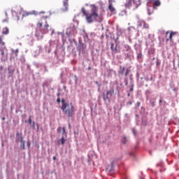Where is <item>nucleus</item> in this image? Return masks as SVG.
<instances>
[{
	"label": "nucleus",
	"instance_id": "6ab92c4d",
	"mask_svg": "<svg viewBox=\"0 0 179 179\" xmlns=\"http://www.w3.org/2000/svg\"><path fill=\"white\" fill-rule=\"evenodd\" d=\"M0 44L1 45H5V43L3 41H2V37L1 36H0Z\"/></svg>",
	"mask_w": 179,
	"mask_h": 179
},
{
	"label": "nucleus",
	"instance_id": "6e6552de",
	"mask_svg": "<svg viewBox=\"0 0 179 179\" xmlns=\"http://www.w3.org/2000/svg\"><path fill=\"white\" fill-rule=\"evenodd\" d=\"M68 1L69 0H63V5H64V8H62L63 12H67L68 10V6H69V4L68 3Z\"/></svg>",
	"mask_w": 179,
	"mask_h": 179
},
{
	"label": "nucleus",
	"instance_id": "ddd939ff",
	"mask_svg": "<svg viewBox=\"0 0 179 179\" xmlns=\"http://www.w3.org/2000/svg\"><path fill=\"white\" fill-rule=\"evenodd\" d=\"M65 138H64V136L62 138V139H60V140H59L58 141H57V145H64V143H65Z\"/></svg>",
	"mask_w": 179,
	"mask_h": 179
},
{
	"label": "nucleus",
	"instance_id": "9d476101",
	"mask_svg": "<svg viewBox=\"0 0 179 179\" xmlns=\"http://www.w3.org/2000/svg\"><path fill=\"white\" fill-rule=\"evenodd\" d=\"M45 23L46 24L44 25V29H42L44 34H47V33H48V27H50V25L47 24V21H45Z\"/></svg>",
	"mask_w": 179,
	"mask_h": 179
},
{
	"label": "nucleus",
	"instance_id": "412c9836",
	"mask_svg": "<svg viewBox=\"0 0 179 179\" xmlns=\"http://www.w3.org/2000/svg\"><path fill=\"white\" fill-rule=\"evenodd\" d=\"M38 27H43V22H38Z\"/></svg>",
	"mask_w": 179,
	"mask_h": 179
},
{
	"label": "nucleus",
	"instance_id": "2f4dec72",
	"mask_svg": "<svg viewBox=\"0 0 179 179\" xmlns=\"http://www.w3.org/2000/svg\"><path fill=\"white\" fill-rule=\"evenodd\" d=\"M53 160H57V157H53Z\"/></svg>",
	"mask_w": 179,
	"mask_h": 179
},
{
	"label": "nucleus",
	"instance_id": "c756f323",
	"mask_svg": "<svg viewBox=\"0 0 179 179\" xmlns=\"http://www.w3.org/2000/svg\"><path fill=\"white\" fill-rule=\"evenodd\" d=\"M95 83H96V85H98L99 87H100V85L99 84V82L96 81Z\"/></svg>",
	"mask_w": 179,
	"mask_h": 179
},
{
	"label": "nucleus",
	"instance_id": "f03ea898",
	"mask_svg": "<svg viewBox=\"0 0 179 179\" xmlns=\"http://www.w3.org/2000/svg\"><path fill=\"white\" fill-rule=\"evenodd\" d=\"M91 13L86 11L85 8H82V13L85 16V19L87 23H93V22L97 20L99 17V13H97V7L96 6H92Z\"/></svg>",
	"mask_w": 179,
	"mask_h": 179
},
{
	"label": "nucleus",
	"instance_id": "39448f33",
	"mask_svg": "<svg viewBox=\"0 0 179 179\" xmlns=\"http://www.w3.org/2000/svg\"><path fill=\"white\" fill-rule=\"evenodd\" d=\"M148 2L150 3H152L153 8H157L162 5V2H160V0H148Z\"/></svg>",
	"mask_w": 179,
	"mask_h": 179
},
{
	"label": "nucleus",
	"instance_id": "7c9ffc66",
	"mask_svg": "<svg viewBox=\"0 0 179 179\" xmlns=\"http://www.w3.org/2000/svg\"><path fill=\"white\" fill-rule=\"evenodd\" d=\"M130 92H134V88H133V87H131V88L130 89Z\"/></svg>",
	"mask_w": 179,
	"mask_h": 179
},
{
	"label": "nucleus",
	"instance_id": "c03bdc74",
	"mask_svg": "<svg viewBox=\"0 0 179 179\" xmlns=\"http://www.w3.org/2000/svg\"><path fill=\"white\" fill-rule=\"evenodd\" d=\"M107 170H108V168H107Z\"/></svg>",
	"mask_w": 179,
	"mask_h": 179
},
{
	"label": "nucleus",
	"instance_id": "9b49d317",
	"mask_svg": "<svg viewBox=\"0 0 179 179\" xmlns=\"http://www.w3.org/2000/svg\"><path fill=\"white\" fill-rule=\"evenodd\" d=\"M108 9L110 12H115V8L113 6V3L109 2Z\"/></svg>",
	"mask_w": 179,
	"mask_h": 179
},
{
	"label": "nucleus",
	"instance_id": "5701e85b",
	"mask_svg": "<svg viewBox=\"0 0 179 179\" xmlns=\"http://www.w3.org/2000/svg\"><path fill=\"white\" fill-rule=\"evenodd\" d=\"M135 2V0H130L129 1V3H128V6H130V5H131V2Z\"/></svg>",
	"mask_w": 179,
	"mask_h": 179
},
{
	"label": "nucleus",
	"instance_id": "0eeeda50",
	"mask_svg": "<svg viewBox=\"0 0 179 179\" xmlns=\"http://www.w3.org/2000/svg\"><path fill=\"white\" fill-rule=\"evenodd\" d=\"M142 26L143 27V29H149V24L146 23V22L143 20L138 22L137 27H142Z\"/></svg>",
	"mask_w": 179,
	"mask_h": 179
},
{
	"label": "nucleus",
	"instance_id": "e433bc0d",
	"mask_svg": "<svg viewBox=\"0 0 179 179\" xmlns=\"http://www.w3.org/2000/svg\"><path fill=\"white\" fill-rule=\"evenodd\" d=\"M28 143V146H29V148H30V144H29V143Z\"/></svg>",
	"mask_w": 179,
	"mask_h": 179
},
{
	"label": "nucleus",
	"instance_id": "4be33fe9",
	"mask_svg": "<svg viewBox=\"0 0 179 179\" xmlns=\"http://www.w3.org/2000/svg\"><path fill=\"white\" fill-rule=\"evenodd\" d=\"M129 69H127L124 76H128V74H129Z\"/></svg>",
	"mask_w": 179,
	"mask_h": 179
},
{
	"label": "nucleus",
	"instance_id": "ea45409f",
	"mask_svg": "<svg viewBox=\"0 0 179 179\" xmlns=\"http://www.w3.org/2000/svg\"><path fill=\"white\" fill-rule=\"evenodd\" d=\"M59 94H59V93H58V94H57V96H59Z\"/></svg>",
	"mask_w": 179,
	"mask_h": 179
},
{
	"label": "nucleus",
	"instance_id": "2eb2a0df",
	"mask_svg": "<svg viewBox=\"0 0 179 179\" xmlns=\"http://www.w3.org/2000/svg\"><path fill=\"white\" fill-rule=\"evenodd\" d=\"M120 71H119V73L120 75H124V72H125V67L124 66H120Z\"/></svg>",
	"mask_w": 179,
	"mask_h": 179
},
{
	"label": "nucleus",
	"instance_id": "dca6fc26",
	"mask_svg": "<svg viewBox=\"0 0 179 179\" xmlns=\"http://www.w3.org/2000/svg\"><path fill=\"white\" fill-rule=\"evenodd\" d=\"M30 15H32V13L29 12H24V13L22 14V17L30 16Z\"/></svg>",
	"mask_w": 179,
	"mask_h": 179
},
{
	"label": "nucleus",
	"instance_id": "4468645a",
	"mask_svg": "<svg viewBox=\"0 0 179 179\" xmlns=\"http://www.w3.org/2000/svg\"><path fill=\"white\" fill-rule=\"evenodd\" d=\"M2 34H9V29L8 27H4L3 29Z\"/></svg>",
	"mask_w": 179,
	"mask_h": 179
},
{
	"label": "nucleus",
	"instance_id": "4c0bfd02",
	"mask_svg": "<svg viewBox=\"0 0 179 179\" xmlns=\"http://www.w3.org/2000/svg\"><path fill=\"white\" fill-rule=\"evenodd\" d=\"M88 69L90 71V69H92V68L89 67Z\"/></svg>",
	"mask_w": 179,
	"mask_h": 179
},
{
	"label": "nucleus",
	"instance_id": "473e14b6",
	"mask_svg": "<svg viewBox=\"0 0 179 179\" xmlns=\"http://www.w3.org/2000/svg\"><path fill=\"white\" fill-rule=\"evenodd\" d=\"M163 103V101H162V99L159 100V103Z\"/></svg>",
	"mask_w": 179,
	"mask_h": 179
},
{
	"label": "nucleus",
	"instance_id": "20e7f679",
	"mask_svg": "<svg viewBox=\"0 0 179 179\" xmlns=\"http://www.w3.org/2000/svg\"><path fill=\"white\" fill-rule=\"evenodd\" d=\"M110 50L113 54H117L120 52V48H118V45H114V43H110Z\"/></svg>",
	"mask_w": 179,
	"mask_h": 179
},
{
	"label": "nucleus",
	"instance_id": "c9c22d12",
	"mask_svg": "<svg viewBox=\"0 0 179 179\" xmlns=\"http://www.w3.org/2000/svg\"><path fill=\"white\" fill-rule=\"evenodd\" d=\"M128 85V81H126V85Z\"/></svg>",
	"mask_w": 179,
	"mask_h": 179
},
{
	"label": "nucleus",
	"instance_id": "bb28decb",
	"mask_svg": "<svg viewBox=\"0 0 179 179\" xmlns=\"http://www.w3.org/2000/svg\"><path fill=\"white\" fill-rule=\"evenodd\" d=\"M17 136H20H20H22V134H20L19 132L17 133Z\"/></svg>",
	"mask_w": 179,
	"mask_h": 179
},
{
	"label": "nucleus",
	"instance_id": "58836bf2",
	"mask_svg": "<svg viewBox=\"0 0 179 179\" xmlns=\"http://www.w3.org/2000/svg\"><path fill=\"white\" fill-rule=\"evenodd\" d=\"M140 179H145V178L142 177V178H141Z\"/></svg>",
	"mask_w": 179,
	"mask_h": 179
},
{
	"label": "nucleus",
	"instance_id": "f257e3e1",
	"mask_svg": "<svg viewBox=\"0 0 179 179\" xmlns=\"http://www.w3.org/2000/svg\"><path fill=\"white\" fill-rule=\"evenodd\" d=\"M61 110L63 111L64 115H67L69 118H72L75 115V106L71 103L70 104L66 102L65 99H62V107Z\"/></svg>",
	"mask_w": 179,
	"mask_h": 179
},
{
	"label": "nucleus",
	"instance_id": "f3484780",
	"mask_svg": "<svg viewBox=\"0 0 179 179\" xmlns=\"http://www.w3.org/2000/svg\"><path fill=\"white\" fill-rule=\"evenodd\" d=\"M28 122H29V124H30V125H32V127H34V125L36 124V123L34 122L31 121V117L29 118Z\"/></svg>",
	"mask_w": 179,
	"mask_h": 179
},
{
	"label": "nucleus",
	"instance_id": "393cba45",
	"mask_svg": "<svg viewBox=\"0 0 179 179\" xmlns=\"http://www.w3.org/2000/svg\"><path fill=\"white\" fill-rule=\"evenodd\" d=\"M57 103H61V99L60 98H57Z\"/></svg>",
	"mask_w": 179,
	"mask_h": 179
},
{
	"label": "nucleus",
	"instance_id": "79ce46f5",
	"mask_svg": "<svg viewBox=\"0 0 179 179\" xmlns=\"http://www.w3.org/2000/svg\"><path fill=\"white\" fill-rule=\"evenodd\" d=\"M1 54H2V55H3V52H2Z\"/></svg>",
	"mask_w": 179,
	"mask_h": 179
},
{
	"label": "nucleus",
	"instance_id": "7ed1b4c3",
	"mask_svg": "<svg viewBox=\"0 0 179 179\" xmlns=\"http://www.w3.org/2000/svg\"><path fill=\"white\" fill-rule=\"evenodd\" d=\"M113 94H114V90L107 91L106 94H103V101H107V100H110Z\"/></svg>",
	"mask_w": 179,
	"mask_h": 179
},
{
	"label": "nucleus",
	"instance_id": "37998d69",
	"mask_svg": "<svg viewBox=\"0 0 179 179\" xmlns=\"http://www.w3.org/2000/svg\"><path fill=\"white\" fill-rule=\"evenodd\" d=\"M3 120H5V117H3Z\"/></svg>",
	"mask_w": 179,
	"mask_h": 179
},
{
	"label": "nucleus",
	"instance_id": "cd10ccee",
	"mask_svg": "<svg viewBox=\"0 0 179 179\" xmlns=\"http://www.w3.org/2000/svg\"><path fill=\"white\" fill-rule=\"evenodd\" d=\"M123 143H127V138H124Z\"/></svg>",
	"mask_w": 179,
	"mask_h": 179
},
{
	"label": "nucleus",
	"instance_id": "aec40b11",
	"mask_svg": "<svg viewBox=\"0 0 179 179\" xmlns=\"http://www.w3.org/2000/svg\"><path fill=\"white\" fill-rule=\"evenodd\" d=\"M62 131H63V135H65V134H66V129H65V127H63L62 128Z\"/></svg>",
	"mask_w": 179,
	"mask_h": 179
},
{
	"label": "nucleus",
	"instance_id": "a19ab883",
	"mask_svg": "<svg viewBox=\"0 0 179 179\" xmlns=\"http://www.w3.org/2000/svg\"><path fill=\"white\" fill-rule=\"evenodd\" d=\"M113 171V169H111V170H109V171Z\"/></svg>",
	"mask_w": 179,
	"mask_h": 179
},
{
	"label": "nucleus",
	"instance_id": "a211bd4d",
	"mask_svg": "<svg viewBox=\"0 0 179 179\" xmlns=\"http://www.w3.org/2000/svg\"><path fill=\"white\" fill-rule=\"evenodd\" d=\"M142 57H143V55H142V53H138L137 55L138 59H142Z\"/></svg>",
	"mask_w": 179,
	"mask_h": 179
},
{
	"label": "nucleus",
	"instance_id": "a878e982",
	"mask_svg": "<svg viewBox=\"0 0 179 179\" xmlns=\"http://www.w3.org/2000/svg\"><path fill=\"white\" fill-rule=\"evenodd\" d=\"M140 106H141V102H137V103H136V106H137V107H139Z\"/></svg>",
	"mask_w": 179,
	"mask_h": 179
},
{
	"label": "nucleus",
	"instance_id": "b1692460",
	"mask_svg": "<svg viewBox=\"0 0 179 179\" xmlns=\"http://www.w3.org/2000/svg\"><path fill=\"white\" fill-rule=\"evenodd\" d=\"M62 129V127H59V128L57 129V132H61Z\"/></svg>",
	"mask_w": 179,
	"mask_h": 179
},
{
	"label": "nucleus",
	"instance_id": "c85d7f7f",
	"mask_svg": "<svg viewBox=\"0 0 179 179\" xmlns=\"http://www.w3.org/2000/svg\"><path fill=\"white\" fill-rule=\"evenodd\" d=\"M17 52H19V49L15 50L16 56H17Z\"/></svg>",
	"mask_w": 179,
	"mask_h": 179
},
{
	"label": "nucleus",
	"instance_id": "f704fd0d",
	"mask_svg": "<svg viewBox=\"0 0 179 179\" xmlns=\"http://www.w3.org/2000/svg\"><path fill=\"white\" fill-rule=\"evenodd\" d=\"M114 0H108L109 2H113Z\"/></svg>",
	"mask_w": 179,
	"mask_h": 179
},
{
	"label": "nucleus",
	"instance_id": "423d86ee",
	"mask_svg": "<svg viewBox=\"0 0 179 179\" xmlns=\"http://www.w3.org/2000/svg\"><path fill=\"white\" fill-rule=\"evenodd\" d=\"M167 34H169V37L166 39V43H167V41H173V36L177 34V32H174L173 31H168L166 32V36H167Z\"/></svg>",
	"mask_w": 179,
	"mask_h": 179
},
{
	"label": "nucleus",
	"instance_id": "1a4fd4ad",
	"mask_svg": "<svg viewBox=\"0 0 179 179\" xmlns=\"http://www.w3.org/2000/svg\"><path fill=\"white\" fill-rule=\"evenodd\" d=\"M85 48L86 45H85V44L83 43H80L78 46V50L80 51V52H83Z\"/></svg>",
	"mask_w": 179,
	"mask_h": 179
},
{
	"label": "nucleus",
	"instance_id": "72a5a7b5",
	"mask_svg": "<svg viewBox=\"0 0 179 179\" xmlns=\"http://www.w3.org/2000/svg\"><path fill=\"white\" fill-rule=\"evenodd\" d=\"M129 104L131 106L132 104V101L129 102Z\"/></svg>",
	"mask_w": 179,
	"mask_h": 179
},
{
	"label": "nucleus",
	"instance_id": "f8f14e48",
	"mask_svg": "<svg viewBox=\"0 0 179 179\" xmlns=\"http://www.w3.org/2000/svg\"><path fill=\"white\" fill-rule=\"evenodd\" d=\"M20 142H21L20 148H21V149L24 150V149H25L24 141H23V137L22 136H20Z\"/></svg>",
	"mask_w": 179,
	"mask_h": 179
}]
</instances>
